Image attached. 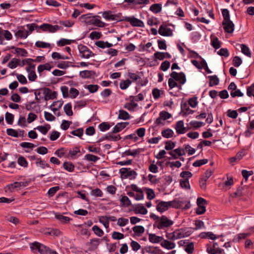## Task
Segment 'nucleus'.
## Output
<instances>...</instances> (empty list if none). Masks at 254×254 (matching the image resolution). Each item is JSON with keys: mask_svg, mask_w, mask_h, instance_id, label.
Returning <instances> with one entry per match:
<instances>
[{"mask_svg": "<svg viewBox=\"0 0 254 254\" xmlns=\"http://www.w3.org/2000/svg\"><path fill=\"white\" fill-rule=\"evenodd\" d=\"M29 245L31 250L33 253L39 252L41 254H57L55 251L52 250L48 247L37 242L30 243Z\"/></svg>", "mask_w": 254, "mask_h": 254, "instance_id": "nucleus-1", "label": "nucleus"}, {"mask_svg": "<svg viewBox=\"0 0 254 254\" xmlns=\"http://www.w3.org/2000/svg\"><path fill=\"white\" fill-rule=\"evenodd\" d=\"M173 224L174 222L172 220L165 215H162L157 222H155L153 226L158 229L164 230L171 227Z\"/></svg>", "mask_w": 254, "mask_h": 254, "instance_id": "nucleus-2", "label": "nucleus"}, {"mask_svg": "<svg viewBox=\"0 0 254 254\" xmlns=\"http://www.w3.org/2000/svg\"><path fill=\"white\" fill-rule=\"evenodd\" d=\"M119 173L122 179L129 178V180H132L135 179L137 175V173L130 168H122L119 170Z\"/></svg>", "mask_w": 254, "mask_h": 254, "instance_id": "nucleus-3", "label": "nucleus"}, {"mask_svg": "<svg viewBox=\"0 0 254 254\" xmlns=\"http://www.w3.org/2000/svg\"><path fill=\"white\" fill-rule=\"evenodd\" d=\"M31 183L30 179L24 180L22 182H15L12 184H10L6 186V188L8 190H11L14 189H23L24 187H26L29 185V184Z\"/></svg>", "mask_w": 254, "mask_h": 254, "instance_id": "nucleus-4", "label": "nucleus"}, {"mask_svg": "<svg viewBox=\"0 0 254 254\" xmlns=\"http://www.w3.org/2000/svg\"><path fill=\"white\" fill-rule=\"evenodd\" d=\"M78 49L80 54H82L81 57L82 58L88 59L90 57L95 55L86 46L80 44L78 46Z\"/></svg>", "mask_w": 254, "mask_h": 254, "instance_id": "nucleus-5", "label": "nucleus"}, {"mask_svg": "<svg viewBox=\"0 0 254 254\" xmlns=\"http://www.w3.org/2000/svg\"><path fill=\"white\" fill-rule=\"evenodd\" d=\"M145 253L149 254H161L162 251L158 247L146 246L143 247L141 250V253L142 254H144Z\"/></svg>", "mask_w": 254, "mask_h": 254, "instance_id": "nucleus-6", "label": "nucleus"}, {"mask_svg": "<svg viewBox=\"0 0 254 254\" xmlns=\"http://www.w3.org/2000/svg\"><path fill=\"white\" fill-rule=\"evenodd\" d=\"M170 76L178 81L180 84H184L186 82L187 79L185 74L183 72L178 73L176 71H172L170 74Z\"/></svg>", "mask_w": 254, "mask_h": 254, "instance_id": "nucleus-7", "label": "nucleus"}, {"mask_svg": "<svg viewBox=\"0 0 254 254\" xmlns=\"http://www.w3.org/2000/svg\"><path fill=\"white\" fill-rule=\"evenodd\" d=\"M124 20H125V21L129 22L131 25L134 27H143L144 26V23L142 20L134 16L124 17Z\"/></svg>", "mask_w": 254, "mask_h": 254, "instance_id": "nucleus-8", "label": "nucleus"}, {"mask_svg": "<svg viewBox=\"0 0 254 254\" xmlns=\"http://www.w3.org/2000/svg\"><path fill=\"white\" fill-rule=\"evenodd\" d=\"M40 90H43V94H44V99L45 101L49 100H53L57 98V93L56 91H52V90L49 88L44 87Z\"/></svg>", "mask_w": 254, "mask_h": 254, "instance_id": "nucleus-9", "label": "nucleus"}, {"mask_svg": "<svg viewBox=\"0 0 254 254\" xmlns=\"http://www.w3.org/2000/svg\"><path fill=\"white\" fill-rule=\"evenodd\" d=\"M171 117L172 115L170 113L165 111H161L159 113V117L155 120V124L156 126H159L161 124L164 125V124L162 123V120H166L171 118Z\"/></svg>", "mask_w": 254, "mask_h": 254, "instance_id": "nucleus-10", "label": "nucleus"}, {"mask_svg": "<svg viewBox=\"0 0 254 254\" xmlns=\"http://www.w3.org/2000/svg\"><path fill=\"white\" fill-rule=\"evenodd\" d=\"M206 247L207 252L210 254H221L222 251V250L218 247V245L216 243H213L212 246L210 244H207Z\"/></svg>", "mask_w": 254, "mask_h": 254, "instance_id": "nucleus-11", "label": "nucleus"}, {"mask_svg": "<svg viewBox=\"0 0 254 254\" xmlns=\"http://www.w3.org/2000/svg\"><path fill=\"white\" fill-rule=\"evenodd\" d=\"M158 33L163 36H171L173 35V30L168 28L166 25H161L160 26Z\"/></svg>", "mask_w": 254, "mask_h": 254, "instance_id": "nucleus-12", "label": "nucleus"}, {"mask_svg": "<svg viewBox=\"0 0 254 254\" xmlns=\"http://www.w3.org/2000/svg\"><path fill=\"white\" fill-rule=\"evenodd\" d=\"M222 25H224V29L225 32L232 33L234 30V24L231 20L222 21Z\"/></svg>", "mask_w": 254, "mask_h": 254, "instance_id": "nucleus-13", "label": "nucleus"}, {"mask_svg": "<svg viewBox=\"0 0 254 254\" xmlns=\"http://www.w3.org/2000/svg\"><path fill=\"white\" fill-rule=\"evenodd\" d=\"M112 133H113L112 131L111 132H109L108 134L103 136L102 137L99 139L97 142H100L105 139H112L114 141H118L121 139V137L120 136V134H118V135H113Z\"/></svg>", "mask_w": 254, "mask_h": 254, "instance_id": "nucleus-14", "label": "nucleus"}, {"mask_svg": "<svg viewBox=\"0 0 254 254\" xmlns=\"http://www.w3.org/2000/svg\"><path fill=\"white\" fill-rule=\"evenodd\" d=\"M161 246L167 250H170L174 249L176 247L175 243L171 242L170 240L164 239L163 238L162 241L160 243Z\"/></svg>", "mask_w": 254, "mask_h": 254, "instance_id": "nucleus-15", "label": "nucleus"}, {"mask_svg": "<svg viewBox=\"0 0 254 254\" xmlns=\"http://www.w3.org/2000/svg\"><path fill=\"white\" fill-rule=\"evenodd\" d=\"M96 74L95 71L94 70H84L79 72V76L83 79L91 78L92 76Z\"/></svg>", "mask_w": 254, "mask_h": 254, "instance_id": "nucleus-16", "label": "nucleus"}, {"mask_svg": "<svg viewBox=\"0 0 254 254\" xmlns=\"http://www.w3.org/2000/svg\"><path fill=\"white\" fill-rule=\"evenodd\" d=\"M11 49L15 50V52L14 53V54H19V52H21V57H26L28 56V53L27 51L24 49L16 48L14 46H11L7 47L6 50H10Z\"/></svg>", "mask_w": 254, "mask_h": 254, "instance_id": "nucleus-17", "label": "nucleus"}, {"mask_svg": "<svg viewBox=\"0 0 254 254\" xmlns=\"http://www.w3.org/2000/svg\"><path fill=\"white\" fill-rule=\"evenodd\" d=\"M163 239V237L158 236L154 234H149L148 235V240L149 242L153 244L161 243Z\"/></svg>", "mask_w": 254, "mask_h": 254, "instance_id": "nucleus-18", "label": "nucleus"}, {"mask_svg": "<svg viewBox=\"0 0 254 254\" xmlns=\"http://www.w3.org/2000/svg\"><path fill=\"white\" fill-rule=\"evenodd\" d=\"M55 218L60 223L64 224L68 223L71 220L69 217L64 216L63 214L58 213H55Z\"/></svg>", "mask_w": 254, "mask_h": 254, "instance_id": "nucleus-19", "label": "nucleus"}, {"mask_svg": "<svg viewBox=\"0 0 254 254\" xmlns=\"http://www.w3.org/2000/svg\"><path fill=\"white\" fill-rule=\"evenodd\" d=\"M129 125L128 122H123L118 123L114 127L112 132L118 133L124 129Z\"/></svg>", "mask_w": 254, "mask_h": 254, "instance_id": "nucleus-20", "label": "nucleus"}, {"mask_svg": "<svg viewBox=\"0 0 254 254\" xmlns=\"http://www.w3.org/2000/svg\"><path fill=\"white\" fill-rule=\"evenodd\" d=\"M169 208L168 201H161L157 205L156 209L160 212H163Z\"/></svg>", "mask_w": 254, "mask_h": 254, "instance_id": "nucleus-21", "label": "nucleus"}, {"mask_svg": "<svg viewBox=\"0 0 254 254\" xmlns=\"http://www.w3.org/2000/svg\"><path fill=\"white\" fill-rule=\"evenodd\" d=\"M72 62L68 61H63L57 64V67L61 69H66V68L71 66L72 67H79L78 65L72 64Z\"/></svg>", "mask_w": 254, "mask_h": 254, "instance_id": "nucleus-22", "label": "nucleus"}, {"mask_svg": "<svg viewBox=\"0 0 254 254\" xmlns=\"http://www.w3.org/2000/svg\"><path fill=\"white\" fill-rule=\"evenodd\" d=\"M100 17L99 16H91V14L88 13L86 14H83L81 16L79 17V19L82 21L83 20V22H84L87 24L89 25V23L88 21H93V18Z\"/></svg>", "mask_w": 254, "mask_h": 254, "instance_id": "nucleus-23", "label": "nucleus"}, {"mask_svg": "<svg viewBox=\"0 0 254 254\" xmlns=\"http://www.w3.org/2000/svg\"><path fill=\"white\" fill-rule=\"evenodd\" d=\"M254 129V120L249 122V125L247 127V130L244 134L246 137H249L254 133L252 130Z\"/></svg>", "mask_w": 254, "mask_h": 254, "instance_id": "nucleus-24", "label": "nucleus"}, {"mask_svg": "<svg viewBox=\"0 0 254 254\" xmlns=\"http://www.w3.org/2000/svg\"><path fill=\"white\" fill-rule=\"evenodd\" d=\"M184 123L183 121H178L176 123L175 129L178 134H184L185 130Z\"/></svg>", "mask_w": 254, "mask_h": 254, "instance_id": "nucleus-25", "label": "nucleus"}, {"mask_svg": "<svg viewBox=\"0 0 254 254\" xmlns=\"http://www.w3.org/2000/svg\"><path fill=\"white\" fill-rule=\"evenodd\" d=\"M252 232H247L244 233H240L235 236L233 239V242L234 243H238L240 240L245 239L247 237H249L251 235Z\"/></svg>", "mask_w": 254, "mask_h": 254, "instance_id": "nucleus-26", "label": "nucleus"}, {"mask_svg": "<svg viewBox=\"0 0 254 254\" xmlns=\"http://www.w3.org/2000/svg\"><path fill=\"white\" fill-rule=\"evenodd\" d=\"M26 64H27V66L25 68L27 72H30L32 70H35V64L32 63L33 62V59L28 58L25 59Z\"/></svg>", "mask_w": 254, "mask_h": 254, "instance_id": "nucleus-27", "label": "nucleus"}, {"mask_svg": "<svg viewBox=\"0 0 254 254\" xmlns=\"http://www.w3.org/2000/svg\"><path fill=\"white\" fill-rule=\"evenodd\" d=\"M130 115L129 113L124 110H120L118 118L121 120H128L130 118Z\"/></svg>", "mask_w": 254, "mask_h": 254, "instance_id": "nucleus-28", "label": "nucleus"}, {"mask_svg": "<svg viewBox=\"0 0 254 254\" xmlns=\"http://www.w3.org/2000/svg\"><path fill=\"white\" fill-rule=\"evenodd\" d=\"M149 10L154 13H159L162 10V4H153L150 6Z\"/></svg>", "mask_w": 254, "mask_h": 254, "instance_id": "nucleus-29", "label": "nucleus"}, {"mask_svg": "<svg viewBox=\"0 0 254 254\" xmlns=\"http://www.w3.org/2000/svg\"><path fill=\"white\" fill-rule=\"evenodd\" d=\"M96 18H93V21H88L89 23V25H93L96 26H98L99 27H105V24L104 22L101 21L100 19Z\"/></svg>", "mask_w": 254, "mask_h": 254, "instance_id": "nucleus-30", "label": "nucleus"}, {"mask_svg": "<svg viewBox=\"0 0 254 254\" xmlns=\"http://www.w3.org/2000/svg\"><path fill=\"white\" fill-rule=\"evenodd\" d=\"M101 240L100 239L94 238L90 240L89 246L91 249L95 250L97 248Z\"/></svg>", "mask_w": 254, "mask_h": 254, "instance_id": "nucleus-31", "label": "nucleus"}, {"mask_svg": "<svg viewBox=\"0 0 254 254\" xmlns=\"http://www.w3.org/2000/svg\"><path fill=\"white\" fill-rule=\"evenodd\" d=\"M208 78L209 79V86L212 87L214 85H217L219 84V79L216 75L209 76Z\"/></svg>", "mask_w": 254, "mask_h": 254, "instance_id": "nucleus-32", "label": "nucleus"}, {"mask_svg": "<svg viewBox=\"0 0 254 254\" xmlns=\"http://www.w3.org/2000/svg\"><path fill=\"white\" fill-rule=\"evenodd\" d=\"M63 166L65 170L69 172H72L74 170V165L71 162H64Z\"/></svg>", "mask_w": 254, "mask_h": 254, "instance_id": "nucleus-33", "label": "nucleus"}, {"mask_svg": "<svg viewBox=\"0 0 254 254\" xmlns=\"http://www.w3.org/2000/svg\"><path fill=\"white\" fill-rule=\"evenodd\" d=\"M135 194L134 191H128V194L130 196H134L135 199L137 200H141L143 198V191H135Z\"/></svg>", "mask_w": 254, "mask_h": 254, "instance_id": "nucleus-34", "label": "nucleus"}, {"mask_svg": "<svg viewBox=\"0 0 254 254\" xmlns=\"http://www.w3.org/2000/svg\"><path fill=\"white\" fill-rule=\"evenodd\" d=\"M181 231L183 238L190 236L193 232V229L190 227L182 228Z\"/></svg>", "mask_w": 254, "mask_h": 254, "instance_id": "nucleus-35", "label": "nucleus"}, {"mask_svg": "<svg viewBox=\"0 0 254 254\" xmlns=\"http://www.w3.org/2000/svg\"><path fill=\"white\" fill-rule=\"evenodd\" d=\"M162 135L166 138L172 137L173 136L174 132L170 128H167L162 131Z\"/></svg>", "mask_w": 254, "mask_h": 254, "instance_id": "nucleus-36", "label": "nucleus"}, {"mask_svg": "<svg viewBox=\"0 0 254 254\" xmlns=\"http://www.w3.org/2000/svg\"><path fill=\"white\" fill-rule=\"evenodd\" d=\"M100 158L92 154H87L84 156V159L88 161L96 162Z\"/></svg>", "mask_w": 254, "mask_h": 254, "instance_id": "nucleus-37", "label": "nucleus"}, {"mask_svg": "<svg viewBox=\"0 0 254 254\" xmlns=\"http://www.w3.org/2000/svg\"><path fill=\"white\" fill-rule=\"evenodd\" d=\"M131 81L128 79L124 80H123L120 82V87L122 90H125L131 84Z\"/></svg>", "mask_w": 254, "mask_h": 254, "instance_id": "nucleus-38", "label": "nucleus"}, {"mask_svg": "<svg viewBox=\"0 0 254 254\" xmlns=\"http://www.w3.org/2000/svg\"><path fill=\"white\" fill-rule=\"evenodd\" d=\"M64 111L66 115L68 116H71L73 115L72 111V106L70 103L65 104L64 107Z\"/></svg>", "mask_w": 254, "mask_h": 254, "instance_id": "nucleus-39", "label": "nucleus"}, {"mask_svg": "<svg viewBox=\"0 0 254 254\" xmlns=\"http://www.w3.org/2000/svg\"><path fill=\"white\" fill-rule=\"evenodd\" d=\"M103 17L108 20H114L115 18L114 14L112 13V11L110 10L105 11L103 13Z\"/></svg>", "mask_w": 254, "mask_h": 254, "instance_id": "nucleus-40", "label": "nucleus"}, {"mask_svg": "<svg viewBox=\"0 0 254 254\" xmlns=\"http://www.w3.org/2000/svg\"><path fill=\"white\" fill-rule=\"evenodd\" d=\"M135 214H141L145 215L147 213V210L143 206H138L134 209Z\"/></svg>", "mask_w": 254, "mask_h": 254, "instance_id": "nucleus-41", "label": "nucleus"}, {"mask_svg": "<svg viewBox=\"0 0 254 254\" xmlns=\"http://www.w3.org/2000/svg\"><path fill=\"white\" fill-rule=\"evenodd\" d=\"M133 231L137 235L140 236L144 232V228L142 226H135L132 228Z\"/></svg>", "mask_w": 254, "mask_h": 254, "instance_id": "nucleus-42", "label": "nucleus"}, {"mask_svg": "<svg viewBox=\"0 0 254 254\" xmlns=\"http://www.w3.org/2000/svg\"><path fill=\"white\" fill-rule=\"evenodd\" d=\"M74 41L72 40H68L66 39H61L60 40L58 43L57 45L58 46H64L66 45H69L71 44L72 42H73Z\"/></svg>", "mask_w": 254, "mask_h": 254, "instance_id": "nucleus-43", "label": "nucleus"}, {"mask_svg": "<svg viewBox=\"0 0 254 254\" xmlns=\"http://www.w3.org/2000/svg\"><path fill=\"white\" fill-rule=\"evenodd\" d=\"M20 60L19 59L16 58H13L11 60V61L8 63V66L10 68H16L18 63H20Z\"/></svg>", "mask_w": 254, "mask_h": 254, "instance_id": "nucleus-44", "label": "nucleus"}, {"mask_svg": "<svg viewBox=\"0 0 254 254\" xmlns=\"http://www.w3.org/2000/svg\"><path fill=\"white\" fill-rule=\"evenodd\" d=\"M180 186L185 189H188L190 188V186L188 178L184 179H181L180 182Z\"/></svg>", "mask_w": 254, "mask_h": 254, "instance_id": "nucleus-45", "label": "nucleus"}, {"mask_svg": "<svg viewBox=\"0 0 254 254\" xmlns=\"http://www.w3.org/2000/svg\"><path fill=\"white\" fill-rule=\"evenodd\" d=\"M241 46L242 52L246 56L251 57V52L249 47L243 44H242Z\"/></svg>", "mask_w": 254, "mask_h": 254, "instance_id": "nucleus-46", "label": "nucleus"}, {"mask_svg": "<svg viewBox=\"0 0 254 254\" xmlns=\"http://www.w3.org/2000/svg\"><path fill=\"white\" fill-rule=\"evenodd\" d=\"M95 234L98 237H102L104 235L103 231L97 225H94L92 228Z\"/></svg>", "mask_w": 254, "mask_h": 254, "instance_id": "nucleus-47", "label": "nucleus"}, {"mask_svg": "<svg viewBox=\"0 0 254 254\" xmlns=\"http://www.w3.org/2000/svg\"><path fill=\"white\" fill-rule=\"evenodd\" d=\"M137 106V104L134 103V102H131L130 103H126L124 107L129 111H132L134 110V109Z\"/></svg>", "mask_w": 254, "mask_h": 254, "instance_id": "nucleus-48", "label": "nucleus"}, {"mask_svg": "<svg viewBox=\"0 0 254 254\" xmlns=\"http://www.w3.org/2000/svg\"><path fill=\"white\" fill-rule=\"evenodd\" d=\"M197 97L195 96L189 99L188 103L191 107L195 108L197 106V105L198 104V102L197 101Z\"/></svg>", "mask_w": 254, "mask_h": 254, "instance_id": "nucleus-49", "label": "nucleus"}, {"mask_svg": "<svg viewBox=\"0 0 254 254\" xmlns=\"http://www.w3.org/2000/svg\"><path fill=\"white\" fill-rule=\"evenodd\" d=\"M5 119L8 124L12 125L13 122L14 116L10 113L6 112L5 115Z\"/></svg>", "mask_w": 254, "mask_h": 254, "instance_id": "nucleus-50", "label": "nucleus"}, {"mask_svg": "<svg viewBox=\"0 0 254 254\" xmlns=\"http://www.w3.org/2000/svg\"><path fill=\"white\" fill-rule=\"evenodd\" d=\"M29 35V31H26L24 32L23 30H19L15 34V36L20 37V38H26Z\"/></svg>", "mask_w": 254, "mask_h": 254, "instance_id": "nucleus-51", "label": "nucleus"}, {"mask_svg": "<svg viewBox=\"0 0 254 254\" xmlns=\"http://www.w3.org/2000/svg\"><path fill=\"white\" fill-rule=\"evenodd\" d=\"M102 35L101 32L93 31L89 35V38L91 40L99 39L101 38Z\"/></svg>", "mask_w": 254, "mask_h": 254, "instance_id": "nucleus-52", "label": "nucleus"}, {"mask_svg": "<svg viewBox=\"0 0 254 254\" xmlns=\"http://www.w3.org/2000/svg\"><path fill=\"white\" fill-rule=\"evenodd\" d=\"M85 88L88 89L91 93H94L98 91L99 86L97 84H90L87 85Z\"/></svg>", "mask_w": 254, "mask_h": 254, "instance_id": "nucleus-53", "label": "nucleus"}, {"mask_svg": "<svg viewBox=\"0 0 254 254\" xmlns=\"http://www.w3.org/2000/svg\"><path fill=\"white\" fill-rule=\"evenodd\" d=\"M17 162L19 165L24 168L28 166L27 161H26V159L22 156L19 157L17 160Z\"/></svg>", "mask_w": 254, "mask_h": 254, "instance_id": "nucleus-54", "label": "nucleus"}, {"mask_svg": "<svg viewBox=\"0 0 254 254\" xmlns=\"http://www.w3.org/2000/svg\"><path fill=\"white\" fill-rule=\"evenodd\" d=\"M185 250L188 254H192L194 251L193 243L192 242L190 243L188 242V243L186 246Z\"/></svg>", "mask_w": 254, "mask_h": 254, "instance_id": "nucleus-55", "label": "nucleus"}, {"mask_svg": "<svg viewBox=\"0 0 254 254\" xmlns=\"http://www.w3.org/2000/svg\"><path fill=\"white\" fill-rule=\"evenodd\" d=\"M242 63V60L239 56H235L232 60V64L235 67L239 66Z\"/></svg>", "mask_w": 254, "mask_h": 254, "instance_id": "nucleus-56", "label": "nucleus"}, {"mask_svg": "<svg viewBox=\"0 0 254 254\" xmlns=\"http://www.w3.org/2000/svg\"><path fill=\"white\" fill-rule=\"evenodd\" d=\"M98 127L101 131H105L110 128V125L108 122H103L99 124Z\"/></svg>", "mask_w": 254, "mask_h": 254, "instance_id": "nucleus-57", "label": "nucleus"}, {"mask_svg": "<svg viewBox=\"0 0 254 254\" xmlns=\"http://www.w3.org/2000/svg\"><path fill=\"white\" fill-rule=\"evenodd\" d=\"M154 57L155 61H157V60L162 61L165 58L164 52H156L154 54Z\"/></svg>", "mask_w": 254, "mask_h": 254, "instance_id": "nucleus-58", "label": "nucleus"}, {"mask_svg": "<svg viewBox=\"0 0 254 254\" xmlns=\"http://www.w3.org/2000/svg\"><path fill=\"white\" fill-rule=\"evenodd\" d=\"M35 46L38 48H50L51 45L50 43H45L42 41H37L35 43Z\"/></svg>", "mask_w": 254, "mask_h": 254, "instance_id": "nucleus-59", "label": "nucleus"}, {"mask_svg": "<svg viewBox=\"0 0 254 254\" xmlns=\"http://www.w3.org/2000/svg\"><path fill=\"white\" fill-rule=\"evenodd\" d=\"M204 123L202 122L193 121L190 123V125L193 128L196 129L204 125Z\"/></svg>", "mask_w": 254, "mask_h": 254, "instance_id": "nucleus-60", "label": "nucleus"}, {"mask_svg": "<svg viewBox=\"0 0 254 254\" xmlns=\"http://www.w3.org/2000/svg\"><path fill=\"white\" fill-rule=\"evenodd\" d=\"M128 223V220L127 218L121 217L117 220V225L121 227L125 226Z\"/></svg>", "mask_w": 254, "mask_h": 254, "instance_id": "nucleus-61", "label": "nucleus"}, {"mask_svg": "<svg viewBox=\"0 0 254 254\" xmlns=\"http://www.w3.org/2000/svg\"><path fill=\"white\" fill-rule=\"evenodd\" d=\"M175 143L171 140L166 141L165 142V149L166 150H171L175 147Z\"/></svg>", "mask_w": 254, "mask_h": 254, "instance_id": "nucleus-62", "label": "nucleus"}, {"mask_svg": "<svg viewBox=\"0 0 254 254\" xmlns=\"http://www.w3.org/2000/svg\"><path fill=\"white\" fill-rule=\"evenodd\" d=\"M176 81L174 78L171 77L168 79V85L170 89L179 86V84Z\"/></svg>", "mask_w": 254, "mask_h": 254, "instance_id": "nucleus-63", "label": "nucleus"}, {"mask_svg": "<svg viewBox=\"0 0 254 254\" xmlns=\"http://www.w3.org/2000/svg\"><path fill=\"white\" fill-rule=\"evenodd\" d=\"M211 45L215 49H218L221 47V43L217 37H215L214 39L211 41Z\"/></svg>", "mask_w": 254, "mask_h": 254, "instance_id": "nucleus-64", "label": "nucleus"}]
</instances>
